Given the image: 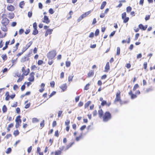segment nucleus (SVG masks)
<instances>
[{"mask_svg":"<svg viewBox=\"0 0 155 155\" xmlns=\"http://www.w3.org/2000/svg\"><path fill=\"white\" fill-rule=\"evenodd\" d=\"M98 114L99 117L102 119L104 122H106L110 120L112 118L111 114L109 111H106L104 113L102 109L98 110Z\"/></svg>","mask_w":155,"mask_h":155,"instance_id":"f257e3e1","label":"nucleus"},{"mask_svg":"<svg viewBox=\"0 0 155 155\" xmlns=\"http://www.w3.org/2000/svg\"><path fill=\"white\" fill-rule=\"evenodd\" d=\"M121 92L120 91H118L116 94V97L114 100V102L115 103L117 102H119L121 104H125L127 103V101H124L123 102L121 99L120 96Z\"/></svg>","mask_w":155,"mask_h":155,"instance_id":"f03ea898","label":"nucleus"},{"mask_svg":"<svg viewBox=\"0 0 155 155\" xmlns=\"http://www.w3.org/2000/svg\"><path fill=\"white\" fill-rule=\"evenodd\" d=\"M56 54V50H53L48 52L47 54V56L48 59L52 60L55 57Z\"/></svg>","mask_w":155,"mask_h":155,"instance_id":"7ed1b4c3","label":"nucleus"},{"mask_svg":"<svg viewBox=\"0 0 155 155\" xmlns=\"http://www.w3.org/2000/svg\"><path fill=\"white\" fill-rule=\"evenodd\" d=\"M140 94V92L139 90L137 91L135 94H134L132 90L130 91L128 93V94L130 96V98L131 99H134L137 98V95H139Z\"/></svg>","mask_w":155,"mask_h":155,"instance_id":"20e7f679","label":"nucleus"},{"mask_svg":"<svg viewBox=\"0 0 155 155\" xmlns=\"http://www.w3.org/2000/svg\"><path fill=\"white\" fill-rule=\"evenodd\" d=\"M74 143V142L69 143L66 147L64 146H62L59 148V150H61V152L63 150L66 151L70 148Z\"/></svg>","mask_w":155,"mask_h":155,"instance_id":"39448f33","label":"nucleus"},{"mask_svg":"<svg viewBox=\"0 0 155 155\" xmlns=\"http://www.w3.org/2000/svg\"><path fill=\"white\" fill-rule=\"evenodd\" d=\"M21 116L20 115L18 116L15 119V122L16 124H15V127L16 128H18L20 126V124L21 122Z\"/></svg>","mask_w":155,"mask_h":155,"instance_id":"423d86ee","label":"nucleus"},{"mask_svg":"<svg viewBox=\"0 0 155 155\" xmlns=\"http://www.w3.org/2000/svg\"><path fill=\"white\" fill-rule=\"evenodd\" d=\"M126 15L127 14L126 12H124L121 14V18L123 20V23H127L129 20V18L127 17Z\"/></svg>","mask_w":155,"mask_h":155,"instance_id":"0eeeda50","label":"nucleus"},{"mask_svg":"<svg viewBox=\"0 0 155 155\" xmlns=\"http://www.w3.org/2000/svg\"><path fill=\"white\" fill-rule=\"evenodd\" d=\"M126 15L127 14L126 12H124L121 14V18L123 20V23H127L129 20V18L127 17Z\"/></svg>","mask_w":155,"mask_h":155,"instance_id":"6e6552de","label":"nucleus"},{"mask_svg":"<svg viewBox=\"0 0 155 155\" xmlns=\"http://www.w3.org/2000/svg\"><path fill=\"white\" fill-rule=\"evenodd\" d=\"M91 12V11L90 10L83 13L79 17L78 20L80 21L82 19L86 17L87 15L90 14Z\"/></svg>","mask_w":155,"mask_h":155,"instance_id":"1a4fd4ad","label":"nucleus"},{"mask_svg":"<svg viewBox=\"0 0 155 155\" xmlns=\"http://www.w3.org/2000/svg\"><path fill=\"white\" fill-rule=\"evenodd\" d=\"M9 22V21L7 18H4L2 19L1 23L2 25H8Z\"/></svg>","mask_w":155,"mask_h":155,"instance_id":"9d476101","label":"nucleus"},{"mask_svg":"<svg viewBox=\"0 0 155 155\" xmlns=\"http://www.w3.org/2000/svg\"><path fill=\"white\" fill-rule=\"evenodd\" d=\"M22 71L23 72L22 75H27L29 73V69H25V67H23L22 69Z\"/></svg>","mask_w":155,"mask_h":155,"instance_id":"9b49d317","label":"nucleus"},{"mask_svg":"<svg viewBox=\"0 0 155 155\" xmlns=\"http://www.w3.org/2000/svg\"><path fill=\"white\" fill-rule=\"evenodd\" d=\"M7 9L8 11L12 12L14 11L15 9V8L13 5H10L7 6Z\"/></svg>","mask_w":155,"mask_h":155,"instance_id":"f8f14e48","label":"nucleus"},{"mask_svg":"<svg viewBox=\"0 0 155 155\" xmlns=\"http://www.w3.org/2000/svg\"><path fill=\"white\" fill-rule=\"evenodd\" d=\"M42 21L44 23L48 24L50 22V20L49 19L48 17L47 16L45 15Z\"/></svg>","mask_w":155,"mask_h":155,"instance_id":"ddd939ff","label":"nucleus"},{"mask_svg":"<svg viewBox=\"0 0 155 155\" xmlns=\"http://www.w3.org/2000/svg\"><path fill=\"white\" fill-rule=\"evenodd\" d=\"M111 104V102H110L107 103V101L104 100L102 102H101V105L102 106H104V105H106L107 107H109Z\"/></svg>","mask_w":155,"mask_h":155,"instance_id":"4468645a","label":"nucleus"},{"mask_svg":"<svg viewBox=\"0 0 155 155\" xmlns=\"http://www.w3.org/2000/svg\"><path fill=\"white\" fill-rule=\"evenodd\" d=\"M53 31V29H47L45 33V36H47L48 35H51Z\"/></svg>","mask_w":155,"mask_h":155,"instance_id":"2eb2a0df","label":"nucleus"},{"mask_svg":"<svg viewBox=\"0 0 155 155\" xmlns=\"http://www.w3.org/2000/svg\"><path fill=\"white\" fill-rule=\"evenodd\" d=\"M2 26L1 27V30L3 31L6 32L8 31L7 25H2Z\"/></svg>","mask_w":155,"mask_h":155,"instance_id":"dca6fc26","label":"nucleus"},{"mask_svg":"<svg viewBox=\"0 0 155 155\" xmlns=\"http://www.w3.org/2000/svg\"><path fill=\"white\" fill-rule=\"evenodd\" d=\"M62 153V152L61 150H58L55 151L54 152H52L51 153V155H53L54 153V155H61Z\"/></svg>","mask_w":155,"mask_h":155,"instance_id":"f3484780","label":"nucleus"},{"mask_svg":"<svg viewBox=\"0 0 155 155\" xmlns=\"http://www.w3.org/2000/svg\"><path fill=\"white\" fill-rule=\"evenodd\" d=\"M45 84L44 83H42L40 85L41 88L39 90V91L40 93H42L45 90Z\"/></svg>","mask_w":155,"mask_h":155,"instance_id":"a211bd4d","label":"nucleus"},{"mask_svg":"<svg viewBox=\"0 0 155 155\" xmlns=\"http://www.w3.org/2000/svg\"><path fill=\"white\" fill-rule=\"evenodd\" d=\"M94 74V70H91L89 71L87 74V77L90 78L93 77Z\"/></svg>","mask_w":155,"mask_h":155,"instance_id":"6ab92c4d","label":"nucleus"},{"mask_svg":"<svg viewBox=\"0 0 155 155\" xmlns=\"http://www.w3.org/2000/svg\"><path fill=\"white\" fill-rule=\"evenodd\" d=\"M60 87L63 91H64L66 90L67 88L66 83L63 84Z\"/></svg>","mask_w":155,"mask_h":155,"instance_id":"aec40b11","label":"nucleus"},{"mask_svg":"<svg viewBox=\"0 0 155 155\" xmlns=\"http://www.w3.org/2000/svg\"><path fill=\"white\" fill-rule=\"evenodd\" d=\"M110 69V65L109 62L107 63L106 65L105 68V70L104 71L106 72H107Z\"/></svg>","mask_w":155,"mask_h":155,"instance_id":"412c9836","label":"nucleus"},{"mask_svg":"<svg viewBox=\"0 0 155 155\" xmlns=\"http://www.w3.org/2000/svg\"><path fill=\"white\" fill-rule=\"evenodd\" d=\"M35 73L34 72H32L30 74V81H33L34 80V76Z\"/></svg>","mask_w":155,"mask_h":155,"instance_id":"4be33fe9","label":"nucleus"},{"mask_svg":"<svg viewBox=\"0 0 155 155\" xmlns=\"http://www.w3.org/2000/svg\"><path fill=\"white\" fill-rule=\"evenodd\" d=\"M15 14L13 13H9L8 14V17L10 19H12L14 18Z\"/></svg>","mask_w":155,"mask_h":155,"instance_id":"5701e85b","label":"nucleus"},{"mask_svg":"<svg viewBox=\"0 0 155 155\" xmlns=\"http://www.w3.org/2000/svg\"><path fill=\"white\" fill-rule=\"evenodd\" d=\"M5 95L6 96L5 97V100L6 101H8L10 97V96L9 95V92L8 91L6 92L5 93Z\"/></svg>","mask_w":155,"mask_h":155,"instance_id":"b1692460","label":"nucleus"},{"mask_svg":"<svg viewBox=\"0 0 155 155\" xmlns=\"http://www.w3.org/2000/svg\"><path fill=\"white\" fill-rule=\"evenodd\" d=\"M14 125L13 123H11L8 126L7 128L8 132H9L10 130V128L13 127Z\"/></svg>","mask_w":155,"mask_h":155,"instance_id":"393cba45","label":"nucleus"},{"mask_svg":"<svg viewBox=\"0 0 155 155\" xmlns=\"http://www.w3.org/2000/svg\"><path fill=\"white\" fill-rule=\"evenodd\" d=\"M19 45V43H17L16 44L15 46L13 47L14 49L13 51V52H15L18 49V47Z\"/></svg>","mask_w":155,"mask_h":155,"instance_id":"a878e982","label":"nucleus"},{"mask_svg":"<svg viewBox=\"0 0 155 155\" xmlns=\"http://www.w3.org/2000/svg\"><path fill=\"white\" fill-rule=\"evenodd\" d=\"M139 28L140 29H142L143 30H145L147 29V26H144L142 24H140L139 25Z\"/></svg>","mask_w":155,"mask_h":155,"instance_id":"bb28decb","label":"nucleus"},{"mask_svg":"<svg viewBox=\"0 0 155 155\" xmlns=\"http://www.w3.org/2000/svg\"><path fill=\"white\" fill-rule=\"evenodd\" d=\"M91 102L90 101H88L85 103L84 105V108L86 109L91 104Z\"/></svg>","mask_w":155,"mask_h":155,"instance_id":"cd10ccee","label":"nucleus"},{"mask_svg":"<svg viewBox=\"0 0 155 155\" xmlns=\"http://www.w3.org/2000/svg\"><path fill=\"white\" fill-rule=\"evenodd\" d=\"M139 85L138 84H135L133 87V91H135L137 89L139 88Z\"/></svg>","mask_w":155,"mask_h":155,"instance_id":"c85d7f7f","label":"nucleus"},{"mask_svg":"<svg viewBox=\"0 0 155 155\" xmlns=\"http://www.w3.org/2000/svg\"><path fill=\"white\" fill-rule=\"evenodd\" d=\"M139 85L138 84H135L133 87V91H135L137 89L139 88Z\"/></svg>","mask_w":155,"mask_h":155,"instance_id":"c756f323","label":"nucleus"},{"mask_svg":"<svg viewBox=\"0 0 155 155\" xmlns=\"http://www.w3.org/2000/svg\"><path fill=\"white\" fill-rule=\"evenodd\" d=\"M106 1H104L102 3L100 8L101 9H103L104 8L105 6L106 5Z\"/></svg>","mask_w":155,"mask_h":155,"instance_id":"7c9ffc66","label":"nucleus"},{"mask_svg":"<svg viewBox=\"0 0 155 155\" xmlns=\"http://www.w3.org/2000/svg\"><path fill=\"white\" fill-rule=\"evenodd\" d=\"M7 110V108L6 106L5 105H4L2 107V110L3 113L6 112Z\"/></svg>","mask_w":155,"mask_h":155,"instance_id":"2f4dec72","label":"nucleus"},{"mask_svg":"<svg viewBox=\"0 0 155 155\" xmlns=\"http://www.w3.org/2000/svg\"><path fill=\"white\" fill-rule=\"evenodd\" d=\"M28 56L26 57L24 56L22 57L21 59V61L22 62H24L26 61H28Z\"/></svg>","mask_w":155,"mask_h":155,"instance_id":"473e14b6","label":"nucleus"},{"mask_svg":"<svg viewBox=\"0 0 155 155\" xmlns=\"http://www.w3.org/2000/svg\"><path fill=\"white\" fill-rule=\"evenodd\" d=\"M82 134H81L78 137H77L75 138V140L76 141H79L82 138Z\"/></svg>","mask_w":155,"mask_h":155,"instance_id":"72a5a7b5","label":"nucleus"},{"mask_svg":"<svg viewBox=\"0 0 155 155\" xmlns=\"http://www.w3.org/2000/svg\"><path fill=\"white\" fill-rule=\"evenodd\" d=\"M2 60L4 61H6L7 59V56L6 54H2Z\"/></svg>","mask_w":155,"mask_h":155,"instance_id":"f704fd0d","label":"nucleus"},{"mask_svg":"<svg viewBox=\"0 0 155 155\" xmlns=\"http://www.w3.org/2000/svg\"><path fill=\"white\" fill-rule=\"evenodd\" d=\"M39 120L36 118H33L32 119V122L33 123H35L38 122Z\"/></svg>","mask_w":155,"mask_h":155,"instance_id":"c9c22d12","label":"nucleus"},{"mask_svg":"<svg viewBox=\"0 0 155 155\" xmlns=\"http://www.w3.org/2000/svg\"><path fill=\"white\" fill-rule=\"evenodd\" d=\"M90 84L88 83L84 87V90H87L89 89Z\"/></svg>","mask_w":155,"mask_h":155,"instance_id":"e433bc0d","label":"nucleus"},{"mask_svg":"<svg viewBox=\"0 0 155 155\" xmlns=\"http://www.w3.org/2000/svg\"><path fill=\"white\" fill-rule=\"evenodd\" d=\"M132 8L130 6H128L126 8V12L127 13L130 12Z\"/></svg>","mask_w":155,"mask_h":155,"instance_id":"4c0bfd02","label":"nucleus"},{"mask_svg":"<svg viewBox=\"0 0 155 155\" xmlns=\"http://www.w3.org/2000/svg\"><path fill=\"white\" fill-rule=\"evenodd\" d=\"M38 31L37 28L34 29L32 32V34L34 35H35L36 34H38Z\"/></svg>","mask_w":155,"mask_h":155,"instance_id":"58836bf2","label":"nucleus"},{"mask_svg":"<svg viewBox=\"0 0 155 155\" xmlns=\"http://www.w3.org/2000/svg\"><path fill=\"white\" fill-rule=\"evenodd\" d=\"M19 132L18 130H16L14 131L13 133V134L15 136H16L18 135L19 134Z\"/></svg>","mask_w":155,"mask_h":155,"instance_id":"ea45409f","label":"nucleus"},{"mask_svg":"<svg viewBox=\"0 0 155 155\" xmlns=\"http://www.w3.org/2000/svg\"><path fill=\"white\" fill-rule=\"evenodd\" d=\"M25 5V3L24 1H22L19 4V5L20 7L21 8H23V6Z\"/></svg>","mask_w":155,"mask_h":155,"instance_id":"a19ab883","label":"nucleus"},{"mask_svg":"<svg viewBox=\"0 0 155 155\" xmlns=\"http://www.w3.org/2000/svg\"><path fill=\"white\" fill-rule=\"evenodd\" d=\"M74 75H69L68 77V81L69 82L71 81H72Z\"/></svg>","mask_w":155,"mask_h":155,"instance_id":"79ce46f5","label":"nucleus"},{"mask_svg":"<svg viewBox=\"0 0 155 155\" xmlns=\"http://www.w3.org/2000/svg\"><path fill=\"white\" fill-rule=\"evenodd\" d=\"M6 35V33H5L4 35L2 34L1 31L0 30V38H3L5 37Z\"/></svg>","mask_w":155,"mask_h":155,"instance_id":"37998d69","label":"nucleus"},{"mask_svg":"<svg viewBox=\"0 0 155 155\" xmlns=\"http://www.w3.org/2000/svg\"><path fill=\"white\" fill-rule=\"evenodd\" d=\"M71 63L70 61H66L65 62L66 66L67 67H69L71 65Z\"/></svg>","mask_w":155,"mask_h":155,"instance_id":"c03bdc74","label":"nucleus"},{"mask_svg":"<svg viewBox=\"0 0 155 155\" xmlns=\"http://www.w3.org/2000/svg\"><path fill=\"white\" fill-rule=\"evenodd\" d=\"M24 78V77L23 76L20 77L17 81L18 83L21 81Z\"/></svg>","mask_w":155,"mask_h":155,"instance_id":"a18cd8bd","label":"nucleus"},{"mask_svg":"<svg viewBox=\"0 0 155 155\" xmlns=\"http://www.w3.org/2000/svg\"><path fill=\"white\" fill-rule=\"evenodd\" d=\"M147 62H145L143 64V66L145 70H146L147 69Z\"/></svg>","mask_w":155,"mask_h":155,"instance_id":"49530a36","label":"nucleus"},{"mask_svg":"<svg viewBox=\"0 0 155 155\" xmlns=\"http://www.w3.org/2000/svg\"><path fill=\"white\" fill-rule=\"evenodd\" d=\"M70 124V121L69 120H67L65 122V125L66 126H69Z\"/></svg>","mask_w":155,"mask_h":155,"instance_id":"de8ad7c7","label":"nucleus"},{"mask_svg":"<svg viewBox=\"0 0 155 155\" xmlns=\"http://www.w3.org/2000/svg\"><path fill=\"white\" fill-rule=\"evenodd\" d=\"M45 125V121L44 120H43L41 121V123H40V126L42 128H43Z\"/></svg>","mask_w":155,"mask_h":155,"instance_id":"09e8293b","label":"nucleus"},{"mask_svg":"<svg viewBox=\"0 0 155 155\" xmlns=\"http://www.w3.org/2000/svg\"><path fill=\"white\" fill-rule=\"evenodd\" d=\"M29 47V45L28 44L26 45V46L25 47H24L23 48V51L24 52Z\"/></svg>","mask_w":155,"mask_h":155,"instance_id":"8fccbe9b","label":"nucleus"},{"mask_svg":"<svg viewBox=\"0 0 155 155\" xmlns=\"http://www.w3.org/2000/svg\"><path fill=\"white\" fill-rule=\"evenodd\" d=\"M120 48L119 47H118L117 48V55H119L120 54Z\"/></svg>","mask_w":155,"mask_h":155,"instance_id":"3c124183","label":"nucleus"},{"mask_svg":"<svg viewBox=\"0 0 155 155\" xmlns=\"http://www.w3.org/2000/svg\"><path fill=\"white\" fill-rule=\"evenodd\" d=\"M12 151V149L11 148H8L7 149L6 151V153L7 154H9L11 153Z\"/></svg>","mask_w":155,"mask_h":155,"instance_id":"603ef678","label":"nucleus"},{"mask_svg":"<svg viewBox=\"0 0 155 155\" xmlns=\"http://www.w3.org/2000/svg\"><path fill=\"white\" fill-rule=\"evenodd\" d=\"M99 33V30L98 29H97L95 32V36L98 35Z\"/></svg>","mask_w":155,"mask_h":155,"instance_id":"864d4df0","label":"nucleus"},{"mask_svg":"<svg viewBox=\"0 0 155 155\" xmlns=\"http://www.w3.org/2000/svg\"><path fill=\"white\" fill-rule=\"evenodd\" d=\"M54 62V61L52 60H49L48 62V64L49 65H51Z\"/></svg>","mask_w":155,"mask_h":155,"instance_id":"5fc2aeb1","label":"nucleus"},{"mask_svg":"<svg viewBox=\"0 0 155 155\" xmlns=\"http://www.w3.org/2000/svg\"><path fill=\"white\" fill-rule=\"evenodd\" d=\"M15 0H7V2L9 4H12L14 2Z\"/></svg>","mask_w":155,"mask_h":155,"instance_id":"6e6d98bb","label":"nucleus"},{"mask_svg":"<svg viewBox=\"0 0 155 155\" xmlns=\"http://www.w3.org/2000/svg\"><path fill=\"white\" fill-rule=\"evenodd\" d=\"M43 63V61L41 60H39L37 62V64L38 65H41Z\"/></svg>","mask_w":155,"mask_h":155,"instance_id":"4d7b16f0","label":"nucleus"},{"mask_svg":"<svg viewBox=\"0 0 155 155\" xmlns=\"http://www.w3.org/2000/svg\"><path fill=\"white\" fill-rule=\"evenodd\" d=\"M50 84L51 87H53L54 86L55 82L54 81H52L50 82Z\"/></svg>","mask_w":155,"mask_h":155,"instance_id":"13d9d810","label":"nucleus"},{"mask_svg":"<svg viewBox=\"0 0 155 155\" xmlns=\"http://www.w3.org/2000/svg\"><path fill=\"white\" fill-rule=\"evenodd\" d=\"M86 127V126L85 125H84L82 126L80 128V130H83L84 129H85Z\"/></svg>","mask_w":155,"mask_h":155,"instance_id":"bf43d9fd","label":"nucleus"},{"mask_svg":"<svg viewBox=\"0 0 155 155\" xmlns=\"http://www.w3.org/2000/svg\"><path fill=\"white\" fill-rule=\"evenodd\" d=\"M56 93V92L55 91H53L49 95V98L51 97L54 95H55Z\"/></svg>","mask_w":155,"mask_h":155,"instance_id":"052dcab7","label":"nucleus"},{"mask_svg":"<svg viewBox=\"0 0 155 155\" xmlns=\"http://www.w3.org/2000/svg\"><path fill=\"white\" fill-rule=\"evenodd\" d=\"M139 35H140L139 34V33L136 34L135 35L134 40H137L138 39Z\"/></svg>","mask_w":155,"mask_h":155,"instance_id":"680f3d73","label":"nucleus"},{"mask_svg":"<svg viewBox=\"0 0 155 155\" xmlns=\"http://www.w3.org/2000/svg\"><path fill=\"white\" fill-rule=\"evenodd\" d=\"M31 70H34L37 68V67L35 65H33L31 66Z\"/></svg>","mask_w":155,"mask_h":155,"instance_id":"e2e57ef3","label":"nucleus"},{"mask_svg":"<svg viewBox=\"0 0 155 155\" xmlns=\"http://www.w3.org/2000/svg\"><path fill=\"white\" fill-rule=\"evenodd\" d=\"M14 118H12L11 116H9L8 117V120L9 121H10L13 120H14Z\"/></svg>","mask_w":155,"mask_h":155,"instance_id":"0e129e2a","label":"nucleus"},{"mask_svg":"<svg viewBox=\"0 0 155 155\" xmlns=\"http://www.w3.org/2000/svg\"><path fill=\"white\" fill-rule=\"evenodd\" d=\"M49 12L50 14H52L54 13V11L52 8H51L49 10Z\"/></svg>","mask_w":155,"mask_h":155,"instance_id":"69168bd1","label":"nucleus"},{"mask_svg":"<svg viewBox=\"0 0 155 155\" xmlns=\"http://www.w3.org/2000/svg\"><path fill=\"white\" fill-rule=\"evenodd\" d=\"M12 135L11 134H8L6 135L5 136V138L6 139H8L10 137H12Z\"/></svg>","mask_w":155,"mask_h":155,"instance_id":"338daca9","label":"nucleus"},{"mask_svg":"<svg viewBox=\"0 0 155 155\" xmlns=\"http://www.w3.org/2000/svg\"><path fill=\"white\" fill-rule=\"evenodd\" d=\"M64 72H62L60 74V78L61 79H62L64 78Z\"/></svg>","mask_w":155,"mask_h":155,"instance_id":"774afa93","label":"nucleus"}]
</instances>
